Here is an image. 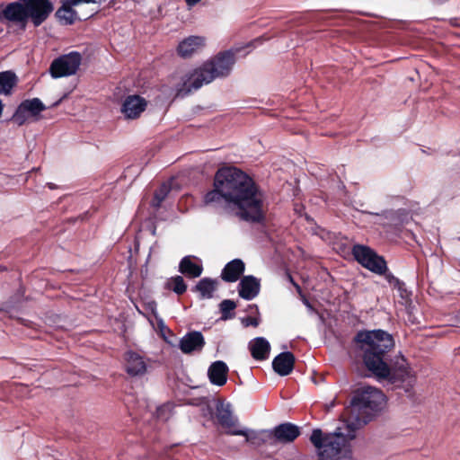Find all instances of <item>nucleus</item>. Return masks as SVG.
Returning <instances> with one entry per match:
<instances>
[{"label": "nucleus", "mask_w": 460, "mask_h": 460, "mask_svg": "<svg viewBox=\"0 0 460 460\" xmlns=\"http://www.w3.org/2000/svg\"><path fill=\"white\" fill-rule=\"evenodd\" d=\"M228 367L224 361H215L208 370V376L211 384L222 386L226 383Z\"/></svg>", "instance_id": "f3484780"}, {"label": "nucleus", "mask_w": 460, "mask_h": 460, "mask_svg": "<svg viewBox=\"0 0 460 460\" xmlns=\"http://www.w3.org/2000/svg\"><path fill=\"white\" fill-rule=\"evenodd\" d=\"M387 279L394 288H397L402 292L405 291V289L402 288L403 283H402L397 278L388 275ZM401 296H403V294L402 293Z\"/></svg>", "instance_id": "2f4dec72"}, {"label": "nucleus", "mask_w": 460, "mask_h": 460, "mask_svg": "<svg viewBox=\"0 0 460 460\" xmlns=\"http://www.w3.org/2000/svg\"><path fill=\"white\" fill-rule=\"evenodd\" d=\"M204 345V337L199 332H189L180 341V349L185 354L200 351Z\"/></svg>", "instance_id": "4468645a"}, {"label": "nucleus", "mask_w": 460, "mask_h": 460, "mask_svg": "<svg viewBox=\"0 0 460 460\" xmlns=\"http://www.w3.org/2000/svg\"><path fill=\"white\" fill-rule=\"evenodd\" d=\"M22 104L24 106L27 112H29L31 117L38 116L41 111H43L46 109L45 105L38 98L26 100L22 102Z\"/></svg>", "instance_id": "a878e982"}, {"label": "nucleus", "mask_w": 460, "mask_h": 460, "mask_svg": "<svg viewBox=\"0 0 460 460\" xmlns=\"http://www.w3.org/2000/svg\"><path fill=\"white\" fill-rule=\"evenodd\" d=\"M352 254L358 263L372 272L383 274L386 270L385 261L367 246L355 245Z\"/></svg>", "instance_id": "6e6552de"}, {"label": "nucleus", "mask_w": 460, "mask_h": 460, "mask_svg": "<svg viewBox=\"0 0 460 460\" xmlns=\"http://www.w3.org/2000/svg\"><path fill=\"white\" fill-rule=\"evenodd\" d=\"M238 51L239 49H234L219 52L207 61L216 78L226 77L230 75Z\"/></svg>", "instance_id": "9d476101"}, {"label": "nucleus", "mask_w": 460, "mask_h": 460, "mask_svg": "<svg viewBox=\"0 0 460 460\" xmlns=\"http://www.w3.org/2000/svg\"><path fill=\"white\" fill-rule=\"evenodd\" d=\"M244 263L240 259L228 262L222 270L221 278L226 282H235L244 271Z\"/></svg>", "instance_id": "a211bd4d"}, {"label": "nucleus", "mask_w": 460, "mask_h": 460, "mask_svg": "<svg viewBox=\"0 0 460 460\" xmlns=\"http://www.w3.org/2000/svg\"><path fill=\"white\" fill-rule=\"evenodd\" d=\"M31 114L29 112H27L26 109L24 108V106L21 103L16 111L14 112V114L13 115V121L14 123H16L17 125L19 126H22L30 118H31Z\"/></svg>", "instance_id": "c85d7f7f"}, {"label": "nucleus", "mask_w": 460, "mask_h": 460, "mask_svg": "<svg viewBox=\"0 0 460 460\" xmlns=\"http://www.w3.org/2000/svg\"><path fill=\"white\" fill-rule=\"evenodd\" d=\"M270 429L252 430L249 429L245 437V442L256 447L267 445L272 447Z\"/></svg>", "instance_id": "aec40b11"}, {"label": "nucleus", "mask_w": 460, "mask_h": 460, "mask_svg": "<svg viewBox=\"0 0 460 460\" xmlns=\"http://www.w3.org/2000/svg\"><path fill=\"white\" fill-rule=\"evenodd\" d=\"M146 105L145 98L139 95H129L123 102L121 112L126 119H135L146 110Z\"/></svg>", "instance_id": "f8f14e48"}, {"label": "nucleus", "mask_w": 460, "mask_h": 460, "mask_svg": "<svg viewBox=\"0 0 460 460\" xmlns=\"http://www.w3.org/2000/svg\"><path fill=\"white\" fill-rule=\"evenodd\" d=\"M289 279H290V281L293 283V285L296 287V290L300 293V292H301V288H300V286L294 282V280H293V279H292V277H291V276H289Z\"/></svg>", "instance_id": "72a5a7b5"}, {"label": "nucleus", "mask_w": 460, "mask_h": 460, "mask_svg": "<svg viewBox=\"0 0 460 460\" xmlns=\"http://www.w3.org/2000/svg\"><path fill=\"white\" fill-rule=\"evenodd\" d=\"M171 190V185L168 182L163 183L155 193L154 206L159 207L165 199Z\"/></svg>", "instance_id": "cd10ccee"}, {"label": "nucleus", "mask_w": 460, "mask_h": 460, "mask_svg": "<svg viewBox=\"0 0 460 460\" xmlns=\"http://www.w3.org/2000/svg\"><path fill=\"white\" fill-rule=\"evenodd\" d=\"M217 419L224 428H234L237 420L233 417L229 405L221 404L217 408Z\"/></svg>", "instance_id": "5701e85b"}, {"label": "nucleus", "mask_w": 460, "mask_h": 460, "mask_svg": "<svg viewBox=\"0 0 460 460\" xmlns=\"http://www.w3.org/2000/svg\"><path fill=\"white\" fill-rule=\"evenodd\" d=\"M218 285L217 279L204 278L195 287V290L200 294L201 298H211Z\"/></svg>", "instance_id": "4be33fe9"}, {"label": "nucleus", "mask_w": 460, "mask_h": 460, "mask_svg": "<svg viewBox=\"0 0 460 460\" xmlns=\"http://www.w3.org/2000/svg\"><path fill=\"white\" fill-rule=\"evenodd\" d=\"M219 306L222 313L221 318L226 320L232 317L229 313L236 307V304L233 300L225 299L220 303Z\"/></svg>", "instance_id": "c756f323"}, {"label": "nucleus", "mask_w": 460, "mask_h": 460, "mask_svg": "<svg viewBox=\"0 0 460 460\" xmlns=\"http://www.w3.org/2000/svg\"><path fill=\"white\" fill-rule=\"evenodd\" d=\"M243 323L245 326L252 325V326L257 327L259 325V320L257 318H253V317H247L244 320H243Z\"/></svg>", "instance_id": "473e14b6"}, {"label": "nucleus", "mask_w": 460, "mask_h": 460, "mask_svg": "<svg viewBox=\"0 0 460 460\" xmlns=\"http://www.w3.org/2000/svg\"><path fill=\"white\" fill-rule=\"evenodd\" d=\"M295 364V357L289 352H282L279 354L272 361V367L274 371L279 376H285L289 375Z\"/></svg>", "instance_id": "2eb2a0df"}, {"label": "nucleus", "mask_w": 460, "mask_h": 460, "mask_svg": "<svg viewBox=\"0 0 460 460\" xmlns=\"http://www.w3.org/2000/svg\"><path fill=\"white\" fill-rule=\"evenodd\" d=\"M227 430H226V434L228 435H231V436H243V437H246L247 433H248V429H239L236 427V423H234V428H226Z\"/></svg>", "instance_id": "7c9ffc66"}, {"label": "nucleus", "mask_w": 460, "mask_h": 460, "mask_svg": "<svg viewBox=\"0 0 460 460\" xmlns=\"http://www.w3.org/2000/svg\"><path fill=\"white\" fill-rule=\"evenodd\" d=\"M249 349L254 359L265 360L269 357L270 345L265 338L258 337L249 342Z\"/></svg>", "instance_id": "6ab92c4d"}, {"label": "nucleus", "mask_w": 460, "mask_h": 460, "mask_svg": "<svg viewBox=\"0 0 460 460\" xmlns=\"http://www.w3.org/2000/svg\"><path fill=\"white\" fill-rule=\"evenodd\" d=\"M260 281L253 276H245L239 283V296L246 300L253 299L260 292Z\"/></svg>", "instance_id": "dca6fc26"}, {"label": "nucleus", "mask_w": 460, "mask_h": 460, "mask_svg": "<svg viewBox=\"0 0 460 460\" xmlns=\"http://www.w3.org/2000/svg\"><path fill=\"white\" fill-rule=\"evenodd\" d=\"M70 1L71 0L68 1L67 4H64L57 12L58 18L66 21V22L69 24L73 23L75 19V13L72 10V6L75 4H71Z\"/></svg>", "instance_id": "bb28decb"}, {"label": "nucleus", "mask_w": 460, "mask_h": 460, "mask_svg": "<svg viewBox=\"0 0 460 460\" xmlns=\"http://www.w3.org/2000/svg\"><path fill=\"white\" fill-rule=\"evenodd\" d=\"M16 84V75L11 71L0 73V94H9Z\"/></svg>", "instance_id": "b1692460"}, {"label": "nucleus", "mask_w": 460, "mask_h": 460, "mask_svg": "<svg viewBox=\"0 0 460 460\" xmlns=\"http://www.w3.org/2000/svg\"><path fill=\"white\" fill-rule=\"evenodd\" d=\"M204 202L224 205L244 221L260 222L263 218L261 194L252 179L234 167L217 172L214 189L205 195Z\"/></svg>", "instance_id": "f257e3e1"}, {"label": "nucleus", "mask_w": 460, "mask_h": 460, "mask_svg": "<svg viewBox=\"0 0 460 460\" xmlns=\"http://www.w3.org/2000/svg\"><path fill=\"white\" fill-rule=\"evenodd\" d=\"M164 288L168 290H172L177 295H182L187 290V285L181 276H174L167 279L164 284Z\"/></svg>", "instance_id": "393cba45"}, {"label": "nucleus", "mask_w": 460, "mask_h": 460, "mask_svg": "<svg viewBox=\"0 0 460 460\" xmlns=\"http://www.w3.org/2000/svg\"><path fill=\"white\" fill-rule=\"evenodd\" d=\"M355 341L365 367L377 380L396 383L411 381L413 378L404 358H399L393 367L387 364L385 355L394 346V339L388 332L383 330L359 332Z\"/></svg>", "instance_id": "f03ea898"}, {"label": "nucleus", "mask_w": 460, "mask_h": 460, "mask_svg": "<svg viewBox=\"0 0 460 460\" xmlns=\"http://www.w3.org/2000/svg\"><path fill=\"white\" fill-rule=\"evenodd\" d=\"M385 402V396L381 390L370 385L362 386L355 392L350 408L347 410V421H354L359 429L384 407Z\"/></svg>", "instance_id": "39448f33"}, {"label": "nucleus", "mask_w": 460, "mask_h": 460, "mask_svg": "<svg viewBox=\"0 0 460 460\" xmlns=\"http://www.w3.org/2000/svg\"><path fill=\"white\" fill-rule=\"evenodd\" d=\"M82 63V55L72 51L55 58L49 66V74L53 78L66 77L76 74Z\"/></svg>", "instance_id": "0eeeda50"}, {"label": "nucleus", "mask_w": 460, "mask_h": 460, "mask_svg": "<svg viewBox=\"0 0 460 460\" xmlns=\"http://www.w3.org/2000/svg\"><path fill=\"white\" fill-rule=\"evenodd\" d=\"M206 44V40L200 36H190L181 41L177 47V53L183 58H190L193 54L201 50Z\"/></svg>", "instance_id": "ddd939ff"}, {"label": "nucleus", "mask_w": 460, "mask_h": 460, "mask_svg": "<svg viewBox=\"0 0 460 460\" xmlns=\"http://www.w3.org/2000/svg\"><path fill=\"white\" fill-rule=\"evenodd\" d=\"M358 429L354 421H345L334 432L323 433L322 429L312 431L310 441L315 447L318 460H348L350 458L349 442L356 438Z\"/></svg>", "instance_id": "7ed1b4c3"}, {"label": "nucleus", "mask_w": 460, "mask_h": 460, "mask_svg": "<svg viewBox=\"0 0 460 460\" xmlns=\"http://www.w3.org/2000/svg\"><path fill=\"white\" fill-rule=\"evenodd\" d=\"M153 367V360L140 353L128 350L124 354V368L131 377L143 376Z\"/></svg>", "instance_id": "1a4fd4ad"}, {"label": "nucleus", "mask_w": 460, "mask_h": 460, "mask_svg": "<svg viewBox=\"0 0 460 460\" xmlns=\"http://www.w3.org/2000/svg\"><path fill=\"white\" fill-rule=\"evenodd\" d=\"M272 447L278 444H288L295 441L300 435V429L298 426L286 422L276 426L274 429H270Z\"/></svg>", "instance_id": "9b49d317"}, {"label": "nucleus", "mask_w": 460, "mask_h": 460, "mask_svg": "<svg viewBox=\"0 0 460 460\" xmlns=\"http://www.w3.org/2000/svg\"><path fill=\"white\" fill-rule=\"evenodd\" d=\"M215 79L217 78L206 61L182 78V84L177 87V95L183 97L192 90H198L203 84H208Z\"/></svg>", "instance_id": "423d86ee"}, {"label": "nucleus", "mask_w": 460, "mask_h": 460, "mask_svg": "<svg viewBox=\"0 0 460 460\" xmlns=\"http://www.w3.org/2000/svg\"><path fill=\"white\" fill-rule=\"evenodd\" d=\"M202 270V266L193 262L189 256L182 258L179 264V271L190 278L199 277Z\"/></svg>", "instance_id": "412c9836"}, {"label": "nucleus", "mask_w": 460, "mask_h": 460, "mask_svg": "<svg viewBox=\"0 0 460 460\" xmlns=\"http://www.w3.org/2000/svg\"><path fill=\"white\" fill-rule=\"evenodd\" d=\"M52 11L53 5L49 0H19L4 6L2 14L7 22L25 30L29 19L38 27L47 20Z\"/></svg>", "instance_id": "20e7f679"}]
</instances>
